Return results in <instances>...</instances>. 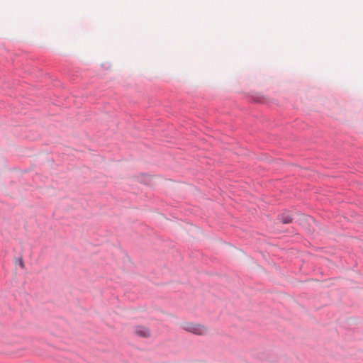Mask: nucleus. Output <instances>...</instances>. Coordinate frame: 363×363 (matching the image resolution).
<instances>
[{"label":"nucleus","instance_id":"obj_1","mask_svg":"<svg viewBox=\"0 0 363 363\" xmlns=\"http://www.w3.org/2000/svg\"><path fill=\"white\" fill-rule=\"evenodd\" d=\"M181 327L184 330L197 335H204L208 333L207 328L199 323L184 322L182 324Z\"/></svg>","mask_w":363,"mask_h":363},{"label":"nucleus","instance_id":"obj_2","mask_svg":"<svg viewBox=\"0 0 363 363\" xmlns=\"http://www.w3.org/2000/svg\"><path fill=\"white\" fill-rule=\"evenodd\" d=\"M134 333L138 336L142 337H147L150 335V331L148 328L144 326L138 325L134 328Z\"/></svg>","mask_w":363,"mask_h":363},{"label":"nucleus","instance_id":"obj_3","mask_svg":"<svg viewBox=\"0 0 363 363\" xmlns=\"http://www.w3.org/2000/svg\"><path fill=\"white\" fill-rule=\"evenodd\" d=\"M281 221L283 223H289L292 221V218L290 215H283L281 216Z\"/></svg>","mask_w":363,"mask_h":363},{"label":"nucleus","instance_id":"obj_4","mask_svg":"<svg viewBox=\"0 0 363 363\" xmlns=\"http://www.w3.org/2000/svg\"><path fill=\"white\" fill-rule=\"evenodd\" d=\"M17 262L18 263V265L21 267V269L25 268V264H24L23 258L21 257L18 258Z\"/></svg>","mask_w":363,"mask_h":363}]
</instances>
